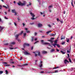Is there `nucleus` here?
<instances>
[{
	"label": "nucleus",
	"mask_w": 75,
	"mask_h": 75,
	"mask_svg": "<svg viewBox=\"0 0 75 75\" xmlns=\"http://www.w3.org/2000/svg\"><path fill=\"white\" fill-rule=\"evenodd\" d=\"M41 42H42V44H44V45H47V44H48V45H49L50 46V47H52L51 45H50V44L47 43V42H44V40H41Z\"/></svg>",
	"instance_id": "nucleus-3"
},
{
	"label": "nucleus",
	"mask_w": 75,
	"mask_h": 75,
	"mask_svg": "<svg viewBox=\"0 0 75 75\" xmlns=\"http://www.w3.org/2000/svg\"><path fill=\"white\" fill-rule=\"evenodd\" d=\"M37 61H38V60H35V65H37V63L36 62H37Z\"/></svg>",
	"instance_id": "nucleus-38"
},
{
	"label": "nucleus",
	"mask_w": 75,
	"mask_h": 75,
	"mask_svg": "<svg viewBox=\"0 0 75 75\" xmlns=\"http://www.w3.org/2000/svg\"><path fill=\"white\" fill-rule=\"evenodd\" d=\"M71 46H70V49L69 50H67V52L68 53H69L70 52H71Z\"/></svg>",
	"instance_id": "nucleus-14"
},
{
	"label": "nucleus",
	"mask_w": 75,
	"mask_h": 75,
	"mask_svg": "<svg viewBox=\"0 0 75 75\" xmlns=\"http://www.w3.org/2000/svg\"><path fill=\"white\" fill-rule=\"evenodd\" d=\"M1 5H0V9H1Z\"/></svg>",
	"instance_id": "nucleus-60"
},
{
	"label": "nucleus",
	"mask_w": 75,
	"mask_h": 75,
	"mask_svg": "<svg viewBox=\"0 0 75 75\" xmlns=\"http://www.w3.org/2000/svg\"><path fill=\"white\" fill-rule=\"evenodd\" d=\"M9 49L10 50H13V49H16V48H12V47H9Z\"/></svg>",
	"instance_id": "nucleus-25"
},
{
	"label": "nucleus",
	"mask_w": 75,
	"mask_h": 75,
	"mask_svg": "<svg viewBox=\"0 0 75 75\" xmlns=\"http://www.w3.org/2000/svg\"><path fill=\"white\" fill-rule=\"evenodd\" d=\"M53 69H57V67H54L53 68Z\"/></svg>",
	"instance_id": "nucleus-59"
},
{
	"label": "nucleus",
	"mask_w": 75,
	"mask_h": 75,
	"mask_svg": "<svg viewBox=\"0 0 75 75\" xmlns=\"http://www.w3.org/2000/svg\"><path fill=\"white\" fill-rule=\"evenodd\" d=\"M42 66V61H40V64L39 65V67H41Z\"/></svg>",
	"instance_id": "nucleus-7"
},
{
	"label": "nucleus",
	"mask_w": 75,
	"mask_h": 75,
	"mask_svg": "<svg viewBox=\"0 0 75 75\" xmlns=\"http://www.w3.org/2000/svg\"><path fill=\"white\" fill-rule=\"evenodd\" d=\"M57 52H59V50L58 49H57Z\"/></svg>",
	"instance_id": "nucleus-54"
},
{
	"label": "nucleus",
	"mask_w": 75,
	"mask_h": 75,
	"mask_svg": "<svg viewBox=\"0 0 75 75\" xmlns=\"http://www.w3.org/2000/svg\"><path fill=\"white\" fill-rule=\"evenodd\" d=\"M20 34H17L15 36V37L16 38V40H17V38H18V36H19V35H20Z\"/></svg>",
	"instance_id": "nucleus-12"
},
{
	"label": "nucleus",
	"mask_w": 75,
	"mask_h": 75,
	"mask_svg": "<svg viewBox=\"0 0 75 75\" xmlns=\"http://www.w3.org/2000/svg\"><path fill=\"white\" fill-rule=\"evenodd\" d=\"M37 42H39L38 41H37L34 43V44H36V43H37Z\"/></svg>",
	"instance_id": "nucleus-44"
},
{
	"label": "nucleus",
	"mask_w": 75,
	"mask_h": 75,
	"mask_svg": "<svg viewBox=\"0 0 75 75\" xmlns=\"http://www.w3.org/2000/svg\"><path fill=\"white\" fill-rule=\"evenodd\" d=\"M61 52L62 54H65V52H63V51H61Z\"/></svg>",
	"instance_id": "nucleus-23"
},
{
	"label": "nucleus",
	"mask_w": 75,
	"mask_h": 75,
	"mask_svg": "<svg viewBox=\"0 0 75 75\" xmlns=\"http://www.w3.org/2000/svg\"><path fill=\"white\" fill-rule=\"evenodd\" d=\"M14 24L15 25V26H16V25H17V24H16V23H14Z\"/></svg>",
	"instance_id": "nucleus-48"
},
{
	"label": "nucleus",
	"mask_w": 75,
	"mask_h": 75,
	"mask_svg": "<svg viewBox=\"0 0 75 75\" xmlns=\"http://www.w3.org/2000/svg\"><path fill=\"white\" fill-rule=\"evenodd\" d=\"M26 35V33H23V36H24V37H25V36Z\"/></svg>",
	"instance_id": "nucleus-37"
},
{
	"label": "nucleus",
	"mask_w": 75,
	"mask_h": 75,
	"mask_svg": "<svg viewBox=\"0 0 75 75\" xmlns=\"http://www.w3.org/2000/svg\"><path fill=\"white\" fill-rule=\"evenodd\" d=\"M33 40H34V38L33 37L32 38V42L33 41Z\"/></svg>",
	"instance_id": "nucleus-39"
},
{
	"label": "nucleus",
	"mask_w": 75,
	"mask_h": 75,
	"mask_svg": "<svg viewBox=\"0 0 75 75\" xmlns=\"http://www.w3.org/2000/svg\"><path fill=\"white\" fill-rule=\"evenodd\" d=\"M48 26L49 27H51V25H48Z\"/></svg>",
	"instance_id": "nucleus-40"
},
{
	"label": "nucleus",
	"mask_w": 75,
	"mask_h": 75,
	"mask_svg": "<svg viewBox=\"0 0 75 75\" xmlns=\"http://www.w3.org/2000/svg\"><path fill=\"white\" fill-rule=\"evenodd\" d=\"M72 38H73L72 36H71V37L70 39L71 40L72 39Z\"/></svg>",
	"instance_id": "nucleus-55"
},
{
	"label": "nucleus",
	"mask_w": 75,
	"mask_h": 75,
	"mask_svg": "<svg viewBox=\"0 0 75 75\" xmlns=\"http://www.w3.org/2000/svg\"><path fill=\"white\" fill-rule=\"evenodd\" d=\"M30 15L32 16V17H33V18H31V19L33 20H34L35 18H34V17H35V15H34V13H32V12H30Z\"/></svg>",
	"instance_id": "nucleus-4"
},
{
	"label": "nucleus",
	"mask_w": 75,
	"mask_h": 75,
	"mask_svg": "<svg viewBox=\"0 0 75 75\" xmlns=\"http://www.w3.org/2000/svg\"><path fill=\"white\" fill-rule=\"evenodd\" d=\"M23 58L22 57H21V59H20V60H21V59H22Z\"/></svg>",
	"instance_id": "nucleus-52"
},
{
	"label": "nucleus",
	"mask_w": 75,
	"mask_h": 75,
	"mask_svg": "<svg viewBox=\"0 0 75 75\" xmlns=\"http://www.w3.org/2000/svg\"><path fill=\"white\" fill-rule=\"evenodd\" d=\"M54 38H50L51 40H48V41H50L51 43H52V45L54 47H55V46H56V45H57V40H56L55 42H54V44H53L52 43H53V41L52 40H54Z\"/></svg>",
	"instance_id": "nucleus-1"
},
{
	"label": "nucleus",
	"mask_w": 75,
	"mask_h": 75,
	"mask_svg": "<svg viewBox=\"0 0 75 75\" xmlns=\"http://www.w3.org/2000/svg\"><path fill=\"white\" fill-rule=\"evenodd\" d=\"M38 55L40 56V52H38Z\"/></svg>",
	"instance_id": "nucleus-28"
},
{
	"label": "nucleus",
	"mask_w": 75,
	"mask_h": 75,
	"mask_svg": "<svg viewBox=\"0 0 75 75\" xmlns=\"http://www.w3.org/2000/svg\"><path fill=\"white\" fill-rule=\"evenodd\" d=\"M53 6H52V5H50L49 6V9H50V8H52V7Z\"/></svg>",
	"instance_id": "nucleus-17"
},
{
	"label": "nucleus",
	"mask_w": 75,
	"mask_h": 75,
	"mask_svg": "<svg viewBox=\"0 0 75 75\" xmlns=\"http://www.w3.org/2000/svg\"><path fill=\"white\" fill-rule=\"evenodd\" d=\"M56 72H57V70H55V72H53V71L51 72V71H50L46 72V74H50V73H51V74H52V73H56Z\"/></svg>",
	"instance_id": "nucleus-5"
},
{
	"label": "nucleus",
	"mask_w": 75,
	"mask_h": 75,
	"mask_svg": "<svg viewBox=\"0 0 75 75\" xmlns=\"http://www.w3.org/2000/svg\"><path fill=\"white\" fill-rule=\"evenodd\" d=\"M38 39L37 38H36L35 39V41H36V40H37Z\"/></svg>",
	"instance_id": "nucleus-47"
},
{
	"label": "nucleus",
	"mask_w": 75,
	"mask_h": 75,
	"mask_svg": "<svg viewBox=\"0 0 75 75\" xmlns=\"http://www.w3.org/2000/svg\"><path fill=\"white\" fill-rule=\"evenodd\" d=\"M37 55H38L37 54H35V57H37Z\"/></svg>",
	"instance_id": "nucleus-51"
},
{
	"label": "nucleus",
	"mask_w": 75,
	"mask_h": 75,
	"mask_svg": "<svg viewBox=\"0 0 75 75\" xmlns=\"http://www.w3.org/2000/svg\"><path fill=\"white\" fill-rule=\"evenodd\" d=\"M4 28L1 27L0 31H1V30H3V29Z\"/></svg>",
	"instance_id": "nucleus-27"
},
{
	"label": "nucleus",
	"mask_w": 75,
	"mask_h": 75,
	"mask_svg": "<svg viewBox=\"0 0 75 75\" xmlns=\"http://www.w3.org/2000/svg\"><path fill=\"white\" fill-rule=\"evenodd\" d=\"M42 54H46V53H47V52L43 51L42 52Z\"/></svg>",
	"instance_id": "nucleus-24"
},
{
	"label": "nucleus",
	"mask_w": 75,
	"mask_h": 75,
	"mask_svg": "<svg viewBox=\"0 0 75 75\" xmlns=\"http://www.w3.org/2000/svg\"><path fill=\"white\" fill-rule=\"evenodd\" d=\"M3 71H0V75L1 74H3Z\"/></svg>",
	"instance_id": "nucleus-31"
},
{
	"label": "nucleus",
	"mask_w": 75,
	"mask_h": 75,
	"mask_svg": "<svg viewBox=\"0 0 75 75\" xmlns=\"http://www.w3.org/2000/svg\"><path fill=\"white\" fill-rule=\"evenodd\" d=\"M8 24L9 25H11V23H9Z\"/></svg>",
	"instance_id": "nucleus-58"
},
{
	"label": "nucleus",
	"mask_w": 75,
	"mask_h": 75,
	"mask_svg": "<svg viewBox=\"0 0 75 75\" xmlns=\"http://www.w3.org/2000/svg\"><path fill=\"white\" fill-rule=\"evenodd\" d=\"M5 14H7V12H5Z\"/></svg>",
	"instance_id": "nucleus-64"
},
{
	"label": "nucleus",
	"mask_w": 75,
	"mask_h": 75,
	"mask_svg": "<svg viewBox=\"0 0 75 75\" xmlns=\"http://www.w3.org/2000/svg\"><path fill=\"white\" fill-rule=\"evenodd\" d=\"M8 43H7L6 44H5L4 45H8Z\"/></svg>",
	"instance_id": "nucleus-43"
},
{
	"label": "nucleus",
	"mask_w": 75,
	"mask_h": 75,
	"mask_svg": "<svg viewBox=\"0 0 75 75\" xmlns=\"http://www.w3.org/2000/svg\"><path fill=\"white\" fill-rule=\"evenodd\" d=\"M6 67H8V66H10V65L9 64H7L6 65Z\"/></svg>",
	"instance_id": "nucleus-42"
},
{
	"label": "nucleus",
	"mask_w": 75,
	"mask_h": 75,
	"mask_svg": "<svg viewBox=\"0 0 75 75\" xmlns=\"http://www.w3.org/2000/svg\"><path fill=\"white\" fill-rule=\"evenodd\" d=\"M3 64H7V63L6 62H4L2 63Z\"/></svg>",
	"instance_id": "nucleus-35"
},
{
	"label": "nucleus",
	"mask_w": 75,
	"mask_h": 75,
	"mask_svg": "<svg viewBox=\"0 0 75 75\" xmlns=\"http://www.w3.org/2000/svg\"><path fill=\"white\" fill-rule=\"evenodd\" d=\"M37 33H35V35H37Z\"/></svg>",
	"instance_id": "nucleus-56"
},
{
	"label": "nucleus",
	"mask_w": 75,
	"mask_h": 75,
	"mask_svg": "<svg viewBox=\"0 0 75 75\" xmlns=\"http://www.w3.org/2000/svg\"><path fill=\"white\" fill-rule=\"evenodd\" d=\"M26 3V2L24 1L23 2V3H22L20 1H19L18 3V6H24L25 4Z\"/></svg>",
	"instance_id": "nucleus-2"
},
{
	"label": "nucleus",
	"mask_w": 75,
	"mask_h": 75,
	"mask_svg": "<svg viewBox=\"0 0 75 75\" xmlns=\"http://www.w3.org/2000/svg\"><path fill=\"white\" fill-rule=\"evenodd\" d=\"M69 62H71V59H69Z\"/></svg>",
	"instance_id": "nucleus-46"
},
{
	"label": "nucleus",
	"mask_w": 75,
	"mask_h": 75,
	"mask_svg": "<svg viewBox=\"0 0 75 75\" xmlns=\"http://www.w3.org/2000/svg\"><path fill=\"white\" fill-rule=\"evenodd\" d=\"M8 12H10V9H8Z\"/></svg>",
	"instance_id": "nucleus-61"
},
{
	"label": "nucleus",
	"mask_w": 75,
	"mask_h": 75,
	"mask_svg": "<svg viewBox=\"0 0 75 75\" xmlns=\"http://www.w3.org/2000/svg\"><path fill=\"white\" fill-rule=\"evenodd\" d=\"M22 24L23 25V27H24V25H25V24H24V23H23Z\"/></svg>",
	"instance_id": "nucleus-50"
},
{
	"label": "nucleus",
	"mask_w": 75,
	"mask_h": 75,
	"mask_svg": "<svg viewBox=\"0 0 75 75\" xmlns=\"http://www.w3.org/2000/svg\"><path fill=\"white\" fill-rule=\"evenodd\" d=\"M18 66L19 67H22V66L20 65H18Z\"/></svg>",
	"instance_id": "nucleus-57"
},
{
	"label": "nucleus",
	"mask_w": 75,
	"mask_h": 75,
	"mask_svg": "<svg viewBox=\"0 0 75 75\" xmlns=\"http://www.w3.org/2000/svg\"><path fill=\"white\" fill-rule=\"evenodd\" d=\"M38 1V2L39 3V4H41V3H40V0H37Z\"/></svg>",
	"instance_id": "nucleus-45"
},
{
	"label": "nucleus",
	"mask_w": 75,
	"mask_h": 75,
	"mask_svg": "<svg viewBox=\"0 0 75 75\" xmlns=\"http://www.w3.org/2000/svg\"><path fill=\"white\" fill-rule=\"evenodd\" d=\"M12 12L13 13H15V15H17V13L16 11V10L15 9L12 10Z\"/></svg>",
	"instance_id": "nucleus-6"
},
{
	"label": "nucleus",
	"mask_w": 75,
	"mask_h": 75,
	"mask_svg": "<svg viewBox=\"0 0 75 75\" xmlns=\"http://www.w3.org/2000/svg\"><path fill=\"white\" fill-rule=\"evenodd\" d=\"M5 72H6V74H8V71H7V70H6Z\"/></svg>",
	"instance_id": "nucleus-32"
},
{
	"label": "nucleus",
	"mask_w": 75,
	"mask_h": 75,
	"mask_svg": "<svg viewBox=\"0 0 75 75\" xmlns=\"http://www.w3.org/2000/svg\"><path fill=\"white\" fill-rule=\"evenodd\" d=\"M4 18H5V19H8V18H7L6 17V16H5V17H4Z\"/></svg>",
	"instance_id": "nucleus-49"
},
{
	"label": "nucleus",
	"mask_w": 75,
	"mask_h": 75,
	"mask_svg": "<svg viewBox=\"0 0 75 75\" xmlns=\"http://www.w3.org/2000/svg\"><path fill=\"white\" fill-rule=\"evenodd\" d=\"M66 40H67V42H69V41L70 39L67 38H66Z\"/></svg>",
	"instance_id": "nucleus-19"
},
{
	"label": "nucleus",
	"mask_w": 75,
	"mask_h": 75,
	"mask_svg": "<svg viewBox=\"0 0 75 75\" xmlns=\"http://www.w3.org/2000/svg\"><path fill=\"white\" fill-rule=\"evenodd\" d=\"M51 31H48L47 32H46V34H49V33H51Z\"/></svg>",
	"instance_id": "nucleus-22"
},
{
	"label": "nucleus",
	"mask_w": 75,
	"mask_h": 75,
	"mask_svg": "<svg viewBox=\"0 0 75 75\" xmlns=\"http://www.w3.org/2000/svg\"><path fill=\"white\" fill-rule=\"evenodd\" d=\"M12 64H14V62H10Z\"/></svg>",
	"instance_id": "nucleus-53"
},
{
	"label": "nucleus",
	"mask_w": 75,
	"mask_h": 75,
	"mask_svg": "<svg viewBox=\"0 0 75 75\" xmlns=\"http://www.w3.org/2000/svg\"><path fill=\"white\" fill-rule=\"evenodd\" d=\"M0 21L1 22V18H0Z\"/></svg>",
	"instance_id": "nucleus-63"
},
{
	"label": "nucleus",
	"mask_w": 75,
	"mask_h": 75,
	"mask_svg": "<svg viewBox=\"0 0 75 75\" xmlns=\"http://www.w3.org/2000/svg\"><path fill=\"white\" fill-rule=\"evenodd\" d=\"M40 13L41 15H42V14H44V13H42V12H40Z\"/></svg>",
	"instance_id": "nucleus-62"
},
{
	"label": "nucleus",
	"mask_w": 75,
	"mask_h": 75,
	"mask_svg": "<svg viewBox=\"0 0 75 75\" xmlns=\"http://www.w3.org/2000/svg\"><path fill=\"white\" fill-rule=\"evenodd\" d=\"M57 47L59 48V47H60V45H59V44H57Z\"/></svg>",
	"instance_id": "nucleus-26"
},
{
	"label": "nucleus",
	"mask_w": 75,
	"mask_h": 75,
	"mask_svg": "<svg viewBox=\"0 0 75 75\" xmlns=\"http://www.w3.org/2000/svg\"><path fill=\"white\" fill-rule=\"evenodd\" d=\"M23 33V31H22L20 33V35H21V34H22Z\"/></svg>",
	"instance_id": "nucleus-30"
},
{
	"label": "nucleus",
	"mask_w": 75,
	"mask_h": 75,
	"mask_svg": "<svg viewBox=\"0 0 75 75\" xmlns=\"http://www.w3.org/2000/svg\"><path fill=\"white\" fill-rule=\"evenodd\" d=\"M25 30H26L25 32L27 33H30V31L28 30L27 28H25Z\"/></svg>",
	"instance_id": "nucleus-11"
},
{
	"label": "nucleus",
	"mask_w": 75,
	"mask_h": 75,
	"mask_svg": "<svg viewBox=\"0 0 75 75\" xmlns=\"http://www.w3.org/2000/svg\"><path fill=\"white\" fill-rule=\"evenodd\" d=\"M34 24V23H29V24H30V25H33V24Z\"/></svg>",
	"instance_id": "nucleus-34"
},
{
	"label": "nucleus",
	"mask_w": 75,
	"mask_h": 75,
	"mask_svg": "<svg viewBox=\"0 0 75 75\" xmlns=\"http://www.w3.org/2000/svg\"><path fill=\"white\" fill-rule=\"evenodd\" d=\"M23 52L24 53V54L25 55H30V53H28V52H27V51H25V52Z\"/></svg>",
	"instance_id": "nucleus-10"
},
{
	"label": "nucleus",
	"mask_w": 75,
	"mask_h": 75,
	"mask_svg": "<svg viewBox=\"0 0 75 75\" xmlns=\"http://www.w3.org/2000/svg\"><path fill=\"white\" fill-rule=\"evenodd\" d=\"M65 42H63L62 43V45H64V44H65Z\"/></svg>",
	"instance_id": "nucleus-29"
},
{
	"label": "nucleus",
	"mask_w": 75,
	"mask_h": 75,
	"mask_svg": "<svg viewBox=\"0 0 75 75\" xmlns=\"http://www.w3.org/2000/svg\"><path fill=\"white\" fill-rule=\"evenodd\" d=\"M64 61L65 64H67V62H69L67 59H65Z\"/></svg>",
	"instance_id": "nucleus-15"
},
{
	"label": "nucleus",
	"mask_w": 75,
	"mask_h": 75,
	"mask_svg": "<svg viewBox=\"0 0 75 75\" xmlns=\"http://www.w3.org/2000/svg\"><path fill=\"white\" fill-rule=\"evenodd\" d=\"M38 27H41L42 26V25L41 23H39L38 24Z\"/></svg>",
	"instance_id": "nucleus-13"
},
{
	"label": "nucleus",
	"mask_w": 75,
	"mask_h": 75,
	"mask_svg": "<svg viewBox=\"0 0 75 75\" xmlns=\"http://www.w3.org/2000/svg\"><path fill=\"white\" fill-rule=\"evenodd\" d=\"M54 51H55V49H52V50L50 51V52H54Z\"/></svg>",
	"instance_id": "nucleus-16"
},
{
	"label": "nucleus",
	"mask_w": 75,
	"mask_h": 75,
	"mask_svg": "<svg viewBox=\"0 0 75 75\" xmlns=\"http://www.w3.org/2000/svg\"><path fill=\"white\" fill-rule=\"evenodd\" d=\"M14 44H15V43L14 42H12L11 43V45H14Z\"/></svg>",
	"instance_id": "nucleus-20"
},
{
	"label": "nucleus",
	"mask_w": 75,
	"mask_h": 75,
	"mask_svg": "<svg viewBox=\"0 0 75 75\" xmlns=\"http://www.w3.org/2000/svg\"><path fill=\"white\" fill-rule=\"evenodd\" d=\"M61 40H64L65 39V37H62V36L61 37Z\"/></svg>",
	"instance_id": "nucleus-18"
},
{
	"label": "nucleus",
	"mask_w": 75,
	"mask_h": 75,
	"mask_svg": "<svg viewBox=\"0 0 75 75\" xmlns=\"http://www.w3.org/2000/svg\"><path fill=\"white\" fill-rule=\"evenodd\" d=\"M18 20L19 21H20V18L19 17H18Z\"/></svg>",
	"instance_id": "nucleus-41"
},
{
	"label": "nucleus",
	"mask_w": 75,
	"mask_h": 75,
	"mask_svg": "<svg viewBox=\"0 0 75 75\" xmlns=\"http://www.w3.org/2000/svg\"><path fill=\"white\" fill-rule=\"evenodd\" d=\"M3 7L6 8H7V7L6 6H4V5L3 6Z\"/></svg>",
	"instance_id": "nucleus-36"
},
{
	"label": "nucleus",
	"mask_w": 75,
	"mask_h": 75,
	"mask_svg": "<svg viewBox=\"0 0 75 75\" xmlns=\"http://www.w3.org/2000/svg\"><path fill=\"white\" fill-rule=\"evenodd\" d=\"M71 6H72L74 7V6L73 5V0H72V1L71 2Z\"/></svg>",
	"instance_id": "nucleus-21"
},
{
	"label": "nucleus",
	"mask_w": 75,
	"mask_h": 75,
	"mask_svg": "<svg viewBox=\"0 0 75 75\" xmlns=\"http://www.w3.org/2000/svg\"><path fill=\"white\" fill-rule=\"evenodd\" d=\"M29 45H30L28 43H24L23 45L24 48H25L26 46H29Z\"/></svg>",
	"instance_id": "nucleus-8"
},
{
	"label": "nucleus",
	"mask_w": 75,
	"mask_h": 75,
	"mask_svg": "<svg viewBox=\"0 0 75 75\" xmlns=\"http://www.w3.org/2000/svg\"><path fill=\"white\" fill-rule=\"evenodd\" d=\"M18 41L20 43V42H21V40H20L18 39Z\"/></svg>",
	"instance_id": "nucleus-33"
},
{
	"label": "nucleus",
	"mask_w": 75,
	"mask_h": 75,
	"mask_svg": "<svg viewBox=\"0 0 75 75\" xmlns=\"http://www.w3.org/2000/svg\"><path fill=\"white\" fill-rule=\"evenodd\" d=\"M57 22H60L61 23H63V21H61L58 18H57Z\"/></svg>",
	"instance_id": "nucleus-9"
}]
</instances>
